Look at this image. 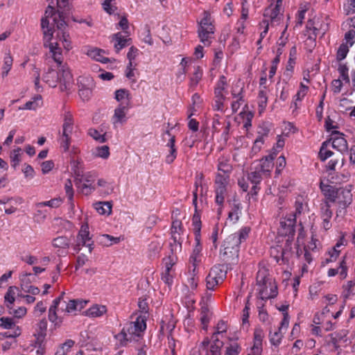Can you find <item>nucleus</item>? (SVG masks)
<instances>
[{"label": "nucleus", "instance_id": "nucleus-1", "mask_svg": "<svg viewBox=\"0 0 355 355\" xmlns=\"http://www.w3.org/2000/svg\"><path fill=\"white\" fill-rule=\"evenodd\" d=\"M147 317L145 315H139L135 321L126 324L121 332L114 336V338L119 343L117 345L123 347L128 342L137 341L142 338L146 329Z\"/></svg>", "mask_w": 355, "mask_h": 355}, {"label": "nucleus", "instance_id": "nucleus-2", "mask_svg": "<svg viewBox=\"0 0 355 355\" xmlns=\"http://www.w3.org/2000/svg\"><path fill=\"white\" fill-rule=\"evenodd\" d=\"M43 80L51 87H55L60 83V90L69 91L73 85L72 74L67 66L62 65L59 72L50 68L43 76Z\"/></svg>", "mask_w": 355, "mask_h": 355}, {"label": "nucleus", "instance_id": "nucleus-3", "mask_svg": "<svg viewBox=\"0 0 355 355\" xmlns=\"http://www.w3.org/2000/svg\"><path fill=\"white\" fill-rule=\"evenodd\" d=\"M273 159L272 155L261 159L253 171L248 174V180L253 184H259L263 178L269 177L273 168Z\"/></svg>", "mask_w": 355, "mask_h": 355}, {"label": "nucleus", "instance_id": "nucleus-4", "mask_svg": "<svg viewBox=\"0 0 355 355\" xmlns=\"http://www.w3.org/2000/svg\"><path fill=\"white\" fill-rule=\"evenodd\" d=\"M250 227H243L238 232L230 235L224 241V254L229 253L236 254L239 250L240 245L244 242L249 236Z\"/></svg>", "mask_w": 355, "mask_h": 355}, {"label": "nucleus", "instance_id": "nucleus-5", "mask_svg": "<svg viewBox=\"0 0 355 355\" xmlns=\"http://www.w3.org/2000/svg\"><path fill=\"white\" fill-rule=\"evenodd\" d=\"M198 33L200 42L205 46L211 44V40L214 33V27L211 21L210 14L207 11H204L203 18L198 24Z\"/></svg>", "mask_w": 355, "mask_h": 355}, {"label": "nucleus", "instance_id": "nucleus-6", "mask_svg": "<svg viewBox=\"0 0 355 355\" xmlns=\"http://www.w3.org/2000/svg\"><path fill=\"white\" fill-rule=\"evenodd\" d=\"M223 342L218 338L211 341L205 338L199 345L198 349H193L191 355H221Z\"/></svg>", "mask_w": 355, "mask_h": 355}, {"label": "nucleus", "instance_id": "nucleus-7", "mask_svg": "<svg viewBox=\"0 0 355 355\" xmlns=\"http://www.w3.org/2000/svg\"><path fill=\"white\" fill-rule=\"evenodd\" d=\"M96 177V174L92 172L82 175L78 173L75 177V184L82 193L86 196L89 195L96 189L94 184Z\"/></svg>", "mask_w": 355, "mask_h": 355}, {"label": "nucleus", "instance_id": "nucleus-8", "mask_svg": "<svg viewBox=\"0 0 355 355\" xmlns=\"http://www.w3.org/2000/svg\"><path fill=\"white\" fill-rule=\"evenodd\" d=\"M227 275V268L223 265L213 266L206 277V285L208 290H214L215 287L221 284Z\"/></svg>", "mask_w": 355, "mask_h": 355}, {"label": "nucleus", "instance_id": "nucleus-9", "mask_svg": "<svg viewBox=\"0 0 355 355\" xmlns=\"http://www.w3.org/2000/svg\"><path fill=\"white\" fill-rule=\"evenodd\" d=\"M93 245L94 243L89 231V226L87 223L83 224L77 235L74 250L76 252H79L81 247L85 246L88 248V252L91 253L93 250Z\"/></svg>", "mask_w": 355, "mask_h": 355}, {"label": "nucleus", "instance_id": "nucleus-10", "mask_svg": "<svg viewBox=\"0 0 355 355\" xmlns=\"http://www.w3.org/2000/svg\"><path fill=\"white\" fill-rule=\"evenodd\" d=\"M295 216H288L284 218L280 222L279 234L282 236H288L286 240V247L290 249V238H293L295 233Z\"/></svg>", "mask_w": 355, "mask_h": 355}, {"label": "nucleus", "instance_id": "nucleus-11", "mask_svg": "<svg viewBox=\"0 0 355 355\" xmlns=\"http://www.w3.org/2000/svg\"><path fill=\"white\" fill-rule=\"evenodd\" d=\"M283 0H276L275 6L272 3L265 10L264 17L268 19L271 25L279 24L283 19V14L281 12V7Z\"/></svg>", "mask_w": 355, "mask_h": 355}, {"label": "nucleus", "instance_id": "nucleus-12", "mask_svg": "<svg viewBox=\"0 0 355 355\" xmlns=\"http://www.w3.org/2000/svg\"><path fill=\"white\" fill-rule=\"evenodd\" d=\"M259 295L262 300L274 298L277 296V286L275 282H270L267 284L258 286Z\"/></svg>", "mask_w": 355, "mask_h": 355}, {"label": "nucleus", "instance_id": "nucleus-13", "mask_svg": "<svg viewBox=\"0 0 355 355\" xmlns=\"http://www.w3.org/2000/svg\"><path fill=\"white\" fill-rule=\"evenodd\" d=\"M329 141H331L332 147L341 153L347 150L348 144L343 133L338 131H333Z\"/></svg>", "mask_w": 355, "mask_h": 355}, {"label": "nucleus", "instance_id": "nucleus-14", "mask_svg": "<svg viewBox=\"0 0 355 355\" xmlns=\"http://www.w3.org/2000/svg\"><path fill=\"white\" fill-rule=\"evenodd\" d=\"M332 216L333 212L331 209L329 202L327 200L322 202L320 204V217L322 219V227L326 230L330 229L331 227L330 220Z\"/></svg>", "mask_w": 355, "mask_h": 355}, {"label": "nucleus", "instance_id": "nucleus-15", "mask_svg": "<svg viewBox=\"0 0 355 355\" xmlns=\"http://www.w3.org/2000/svg\"><path fill=\"white\" fill-rule=\"evenodd\" d=\"M336 200L340 207H345L349 205L352 200L351 191L347 188H339L337 189Z\"/></svg>", "mask_w": 355, "mask_h": 355}, {"label": "nucleus", "instance_id": "nucleus-16", "mask_svg": "<svg viewBox=\"0 0 355 355\" xmlns=\"http://www.w3.org/2000/svg\"><path fill=\"white\" fill-rule=\"evenodd\" d=\"M129 110V107L118 106L114 110V114L113 116V123L115 128L118 125L124 124L127 121L126 114Z\"/></svg>", "mask_w": 355, "mask_h": 355}, {"label": "nucleus", "instance_id": "nucleus-17", "mask_svg": "<svg viewBox=\"0 0 355 355\" xmlns=\"http://www.w3.org/2000/svg\"><path fill=\"white\" fill-rule=\"evenodd\" d=\"M114 98L119 103V106L130 107L131 95L127 89H119L114 92Z\"/></svg>", "mask_w": 355, "mask_h": 355}, {"label": "nucleus", "instance_id": "nucleus-18", "mask_svg": "<svg viewBox=\"0 0 355 355\" xmlns=\"http://www.w3.org/2000/svg\"><path fill=\"white\" fill-rule=\"evenodd\" d=\"M86 54L92 59L102 63H107L110 62V59L105 56V55H107L109 53L101 49L94 47L90 48L87 51Z\"/></svg>", "mask_w": 355, "mask_h": 355}, {"label": "nucleus", "instance_id": "nucleus-19", "mask_svg": "<svg viewBox=\"0 0 355 355\" xmlns=\"http://www.w3.org/2000/svg\"><path fill=\"white\" fill-rule=\"evenodd\" d=\"M166 134L170 137V139L166 145L168 148V153L166 156L165 161L167 164H171L177 157V149L175 147V137L171 136L168 130L166 132Z\"/></svg>", "mask_w": 355, "mask_h": 355}, {"label": "nucleus", "instance_id": "nucleus-20", "mask_svg": "<svg viewBox=\"0 0 355 355\" xmlns=\"http://www.w3.org/2000/svg\"><path fill=\"white\" fill-rule=\"evenodd\" d=\"M31 276V273H26L21 278V290L25 293H31L33 295H37L40 293V289L34 286H31L30 284L31 280L30 277Z\"/></svg>", "mask_w": 355, "mask_h": 355}, {"label": "nucleus", "instance_id": "nucleus-21", "mask_svg": "<svg viewBox=\"0 0 355 355\" xmlns=\"http://www.w3.org/2000/svg\"><path fill=\"white\" fill-rule=\"evenodd\" d=\"M114 40V51L119 53L120 51L131 44V38L123 36L121 33H115L113 35Z\"/></svg>", "mask_w": 355, "mask_h": 355}, {"label": "nucleus", "instance_id": "nucleus-22", "mask_svg": "<svg viewBox=\"0 0 355 355\" xmlns=\"http://www.w3.org/2000/svg\"><path fill=\"white\" fill-rule=\"evenodd\" d=\"M47 47L49 49L53 60L61 67V66H62V63L63 57L62 54V49L59 46V44L57 42H50L47 44Z\"/></svg>", "mask_w": 355, "mask_h": 355}, {"label": "nucleus", "instance_id": "nucleus-23", "mask_svg": "<svg viewBox=\"0 0 355 355\" xmlns=\"http://www.w3.org/2000/svg\"><path fill=\"white\" fill-rule=\"evenodd\" d=\"M214 188L216 193L215 202L217 205L220 206L218 209V213L220 214L225 198L227 195V187L214 186Z\"/></svg>", "mask_w": 355, "mask_h": 355}, {"label": "nucleus", "instance_id": "nucleus-24", "mask_svg": "<svg viewBox=\"0 0 355 355\" xmlns=\"http://www.w3.org/2000/svg\"><path fill=\"white\" fill-rule=\"evenodd\" d=\"M320 187L329 202H334L336 201L337 189L336 190L334 187L322 182L320 183Z\"/></svg>", "mask_w": 355, "mask_h": 355}, {"label": "nucleus", "instance_id": "nucleus-25", "mask_svg": "<svg viewBox=\"0 0 355 355\" xmlns=\"http://www.w3.org/2000/svg\"><path fill=\"white\" fill-rule=\"evenodd\" d=\"M42 105V98L40 94L35 95L31 101L26 102L23 107H19V110H35Z\"/></svg>", "mask_w": 355, "mask_h": 355}, {"label": "nucleus", "instance_id": "nucleus-26", "mask_svg": "<svg viewBox=\"0 0 355 355\" xmlns=\"http://www.w3.org/2000/svg\"><path fill=\"white\" fill-rule=\"evenodd\" d=\"M212 313L210 311L208 306L205 304H203L200 309V320L201 321V323L202 324V328L204 329H207V327L210 321V319L211 318Z\"/></svg>", "mask_w": 355, "mask_h": 355}, {"label": "nucleus", "instance_id": "nucleus-27", "mask_svg": "<svg viewBox=\"0 0 355 355\" xmlns=\"http://www.w3.org/2000/svg\"><path fill=\"white\" fill-rule=\"evenodd\" d=\"M18 290V288L15 286H10L4 296L5 303L9 310L12 309V305L15 300V291Z\"/></svg>", "mask_w": 355, "mask_h": 355}, {"label": "nucleus", "instance_id": "nucleus-28", "mask_svg": "<svg viewBox=\"0 0 355 355\" xmlns=\"http://www.w3.org/2000/svg\"><path fill=\"white\" fill-rule=\"evenodd\" d=\"M94 207L101 215L109 216L111 214V202L109 201L96 202Z\"/></svg>", "mask_w": 355, "mask_h": 355}, {"label": "nucleus", "instance_id": "nucleus-29", "mask_svg": "<svg viewBox=\"0 0 355 355\" xmlns=\"http://www.w3.org/2000/svg\"><path fill=\"white\" fill-rule=\"evenodd\" d=\"M240 210L241 204L234 201L232 210L229 212L227 220L233 224L236 223L239 219Z\"/></svg>", "mask_w": 355, "mask_h": 355}, {"label": "nucleus", "instance_id": "nucleus-30", "mask_svg": "<svg viewBox=\"0 0 355 355\" xmlns=\"http://www.w3.org/2000/svg\"><path fill=\"white\" fill-rule=\"evenodd\" d=\"M338 273H339L343 279L347 277V266L344 259L340 263V266L338 268H330L328 270L329 277H334Z\"/></svg>", "mask_w": 355, "mask_h": 355}, {"label": "nucleus", "instance_id": "nucleus-31", "mask_svg": "<svg viewBox=\"0 0 355 355\" xmlns=\"http://www.w3.org/2000/svg\"><path fill=\"white\" fill-rule=\"evenodd\" d=\"M71 243V240L67 236H58L52 241V245L54 248L67 249Z\"/></svg>", "mask_w": 355, "mask_h": 355}, {"label": "nucleus", "instance_id": "nucleus-32", "mask_svg": "<svg viewBox=\"0 0 355 355\" xmlns=\"http://www.w3.org/2000/svg\"><path fill=\"white\" fill-rule=\"evenodd\" d=\"M107 309L103 305H95L89 308L85 311V315L89 317H99L105 313Z\"/></svg>", "mask_w": 355, "mask_h": 355}, {"label": "nucleus", "instance_id": "nucleus-33", "mask_svg": "<svg viewBox=\"0 0 355 355\" xmlns=\"http://www.w3.org/2000/svg\"><path fill=\"white\" fill-rule=\"evenodd\" d=\"M217 168L218 173H220L230 174L232 171V166L230 165L229 160L223 157L218 159Z\"/></svg>", "mask_w": 355, "mask_h": 355}, {"label": "nucleus", "instance_id": "nucleus-34", "mask_svg": "<svg viewBox=\"0 0 355 355\" xmlns=\"http://www.w3.org/2000/svg\"><path fill=\"white\" fill-rule=\"evenodd\" d=\"M354 288L355 281H348L346 284L343 285L342 296L345 300L355 295Z\"/></svg>", "mask_w": 355, "mask_h": 355}, {"label": "nucleus", "instance_id": "nucleus-35", "mask_svg": "<svg viewBox=\"0 0 355 355\" xmlns=\"http://www.w3.org/2000/svg\"><path fill=\"white\" fill-rule=\"evenodd\" d=\"M268 277V270L264 267L259 268L257 275V286L263 285L271 282Z\"/></svg>", "mask_w": 355, "mask_h": 355}, {"label": "nucleus", "instance_id": "nucleus-36", "mask_svg": "<svg viewBox=\"0 0 355 355\" xmlns=\"http://www.w3.org/2000/svg\"><path fill=\"white\" fill-rule=\"evenodd\" d=\"M268 103V96H267V89H259V94H258V105L259 109V112H262Z\"/></svg>", "mask_w": 355, "mask_h": 355}, {"label": "nucleus", "instance_id": "nucleus-37", "mask_svg": "<svg viewBox=\"0 0 355 355\" xmlns=\"http://www.w3.org/2000/svg\"><path fill=\"white\" fill-rule=\"evenodd\" d=\"M74 343L75 342L71 339L67 340L64 343L58 347L55 355H67Z\"/></svg>", "mask_w": 355, "mask_h": 355}, {"label": "nucleus", "instance_id": "nucleus-38", "mask_svg": "<svg viewBox=\"0 0 355 355\" xmlns=\"http://www.w3.org/2000/svg\"><path fill=\"white\" fill-rule=\"evenodd\" d=\"M21 149L18 147L13 150L11 151L10 158L11 166L13 168H16L21 162Z\"/></svg>", "mask_w": 355, "mask_h": 355}, {"label": "nucleus", "instance_id": "nucleus-39", "mask_svg": "<svg viewBox=\"0 0 355 355\" xmlns=\"http://www.w3.org/2000/svg\"><path fill=\"white\" fill-rule=\"evenodd\" d=\"M284 333L279 329L274 332L270 331L269 338L270 343L274 346H279L283 338Z\"/></svg>", "mask_w": 355, "mask_h": 355}, {"label": "nucleus", "instance_id": "nucleus-40", "mask_svg": "<svg viewBox=\"0 0 355 355\" xmlns=\"http://www.w3.org/2000/svg\"><path fill=\"white\" fill-rule=\"evenodd\" d=\"M57 12H58V17L54 16L53 21L55 24L58 30H60L64 32L66 27L67 26V24L66 21H64L62 12H61V11H60V10H58L57 11Z\"/></svg>", "mask_w": 355, "mask_h": 355}, {"label": "nucleus", "instance_id": "nucleus-41", "mask_svg": "<svg viewBox=\"0 0 355 355\" xmlns=\"http://www.w3.org/2000/svg\"><path fill=\"white\" fill-rule=\"evenodd\" d=\"M202 76V70L200 67H196L195 71L190 78V87H195L197 86Z\"/></svg>", "mask_w": 355, "mask_h": 355}, {"label": "nucleus", "instance_id": "nucleus-42", "mask_svg": "<svg viewBox=\"0 0 355 355\" xmlns=\"http://www.w3.org/2000/svg\"><path fill=\"white\" fill-rule=\"evenodd\" d=\"M62 202V200L61 198H57L51 199L49 201L37 202L35 204V207L37 208H41L42 207L48 206V207H50L52 208H56V207H58L61 205Z\"/></svg>", "mask_w": 355, "mask_h": 355}, {"label": "nucleus", "instance_id": "nucleus-43", "mask_svg": "<svg viewBox=\"0 0 355 355\" xmlns=\"http://www.w3.org/2000/svg\"><path fill=\"white\" fill-rule=\"evenodd\" d=\"M330 144V141H326L322 143V146L320 148L319 155L322 161L326 160L327 158L330 157L333 153L327 149V146Z\"/></svg>", "mask_w": 355, "mask_h": 355}, {"label": "nucleus", "instance_id": "nucleus-44", "mask_svg": "<svg viewBox=\"0 0 355 355\" xmlns=\"http://www.w3.org/2000/svg\"><path fill=\"white\" fill-rule=\"evenodd\" d=\"M93 154L96 157H101L103 159L108 158L110 155V148L108 146H103L96 148Z\"/></svg>", "mask_w": 355, "mask_h": 355}, {"label": "nucleus", "instance_id": "nucleus-45", "mask_svg": "<svg viewBox=\"0 0 355 355\" xmlns=\"http://www.w3.org/2000/svg\"><path fill=\"white\" fill-rule=\"evenodd\" d=\"M230 174L218 173L216 176L214 186L227 187L229 182Z\"/></svg>", "mask_w": 355, "mask_h": 355}, {"label": "nucleus", "instance_id": "nucleus-46", "mask_svg": "<svg viewBox=\"0 0 355 355\" xmlns=\"http://www.w3.org/2000/svg\"><path fill=\"white\" fill-rule=\"evenodd\" d=\"M62 128L73 131V119L72 114L69 112H65L64 114Z\"/></svg>", "mask_w": 355, "mask_h": 355}, {"label": "nucleus", "instance_id": "nucleus-47", "mask_svg": "<svg viewBox=\"0 0 355 355\" xmlns=\"http://www.w3.org/2000/svg\"><path fill=\"white\" fill-rule=\"evenodd\" d=\"M182 223L180 220H175L172 223L171 234L174 241L178 239L181 232Z\"/></svg>", "mask_w": 355, "mask_h": 355}, {"label": "nucleus", "instance_id": "nucleus-48", "mask_svg": "<svg viewBox=\"0 0 355 355\" xmlns=\"http://www.w3.org/2000/svg\"><path fill=\"white\" fill-rule=\"evenodd\" d=\"M0 327L6 329H15L17 326L15 325L12 319L10 318L2 317L0 318Z\"/></svg>", "mask_w": 355, "mask_h": 355}, {"label": "nucleus", "instance_id": "nucleus-49", "mask_svg": "<svg viewBox=\"0 0 355 355\" xmlns=\"http://www.w3.org/2000/svg\"><path fill=\"white\" fill-rule=\"evenodd\" d=\"M349 46L347 44H341L338 47L336 54V58L338 60H342L345 59L349 52Z\"/></svg>", "mask_w": 355, "mask_h": 355}, {"label": "nucleus", "instance_id": "nucleus-50", "mask_svg": "<svg viewBox=\"0 0 355 355\" xmlns=\"http://www.w3.org/2000/svg\"><path fill=\"white\" fill-rule=\"evenodd\" d=\"M79 89L94 88V81L91 78H80L78 80Z\"/></svg>", "mask_w": 355, "mask_h": 355}, {"label": "nucleus", "instance_id": "nucleus-51", "mask_svg": "<svg viewBox=\"0 0 355 355\" xmlns=\"http://www.w3.org/2000/svg\"><path fill=\"white\" fill-rule=\"evenodd\" d=\"M225 78L222 76L217 84L214 92L216 98L224 97L223 95V92L224 91L225 86Z\"/></svg>", "mask_w": 355, "mask_h": 355}, {"label": "nucleus", "instance_id": "nucleus-52", "mask_svg": "<svg viewBox=\"0 0 355 355\" xmlns=\"http://www.w3.org/2000/svg\"><path fill=\"white\" fill-rule=\"evenodd\" d=\"M241 347L238 343H234L226 347L225 355H239Z\"/></svg>", "mask_w": 355, "mask_h": 355}, {"label": "nucleus", "instance_id": "nucleus-53", "mask_svg": "<svg viewBox=\"0 0 355 355\" xmlns=\"http://www.w3.org/2000/svg\"><path fill=\"white\" fill-rule=\"evenodd\" d=\"M46 218V211L41 210L40 208H37V211L33 215V219L37 223H42Z\"/></svg>", "mask_w": 355, "mask_h": 355}, {"label": "nucleus", "instance_id": "nucleus-54", "mask_svg": "<svg viewBox=\"0 0 355 355\" xmlns=\"http://www.w3.org/2000/svg\"><path fill=\"white\" fill-rule=\"evenodd\" d=\"M88 135L90 137H92L94 139H95L96 141H97L100 143H103L106 140L105 137V134L101 135L98 132V130H96V129H94V128L89 129Z\"/></svg>", "mask_w": 355, "mask_h": 355}, {"label": "nucleus", "instance_id": "nucleus-55", "mask_svg": "<svg viewBox=\"0 0 355 355\" xmlns=\"http://www.w3.org/2000/svg\"><path fill=\"white\" fill-rule=\"evenodd\" d=\"M243 87L240 81L236 82L232 88V95L233 98L239 97L243 96Z\"/></svg>", "mask_w": 355, "mask_h": 355}, {"label": "nucleus", "instance_id": "nucleus-56", "mask_svg": "<svg viewBox=\"0 0 355 355\" xmlns=\"http://www.w3.org/2000/svg\"><path fill=\"white\" fill-rule=\"evenodd\" d=\"M135 70V68L132 66V63H128L126 67L125 76L133 83L137 81Z\"/></svg>", "mask_w": 355, "mask_h": 355}, {"label": "nucleus", "instance_id": "nucleus-57", "mask_svg": "<svg viewBox=\"0 0 355 355\" xmlns=\"http://www.w3.org/2000/svg\"><path fill=\"white\" fill-rule=\"evenodd\" d=\"M338 70L340 73V78L345 80L346 83H349L347 67L345 64H340L338 66Z\"/></svg>", "mask_w": 355, "mask_h": 355}, {"label": "nucleus", "instance_id": "nucleus-58", "mask_svg": "<svg viewBox=\"0 0 355 355\" xmlns=\"http://www.w3.org/2000/svg\"><path fill=\"white\" fill-rule=\"evenodd\" d=\"M64 189L66 194L68 197L69 200L72 202L73 198V190L71 180L68 179L67 180L64 184Z\"/></svg>", "mask_w": 355, "mask_h": 355}, {"label": "nucleus", "instance_id": "nucleus-59", "mask_svg": "<svg viewBox=\"0 0 355 355\" xmlns=\"http://www.w3.org/2000/svg\"><path fill=\"white\" fill-rule=\"evenodd\" d=\"M227 331V324L225 321L220 320L218 322L216 326V331L213 334L211 339H215L218 338L217 336L218 334H221L223 333L226 332Z\"/></svg>", "mask_w": 355, "mask_h": 355}, {"label": "nucleus", "instance_id": "nucleus-60", "mask_svg": "<svg viewBox=\"0 0 355 355\" xmlns=\"http://www.w3.org/2000/svg\"><path fill=\"white\" fill-rule=\"evenodd\" d=\"M264 143L263 137L261 136H258L255 139L253 146L252 148V152L254 154H257L262 148V146Z\"/></svg>", "mask_w": 355, "mask_h": 355}, {"label": "nucleus", "instance_id": "nucleus-61", "mask_svg": "<svg viewBox=\"0 0 355 355\" xmlns=\"http://www.w3.org/2000/svg\"><path fill=\"white\" fill-rule=\"evenodd\" d=\"M142 35H143V41L145 43H146L149 45H152L153 44V39H152L151 35H150V27L148 25L145 26Z\"/></svg>", "mask_w": 355, "mask_h": 355}, {"label": "nucleus", "instance_id": "nucleus-62", "mask_svg": "<svg viewBox=\"0 0 355 355\" xmlns=\"http://www.w3.org/2000/svg\"><path fill=\"white\" fill-rule=\"evenodd\" d=\"M116 26L117 29H121L125 33H127V30L129 28V24L125 15H123L120 18Z\"/></svg>", "mask_w": 355, "mask_h": 355}, {"label": "nucleus", "instance_id": "nucleus-63", "mask_svg": "<svg viewBox=\"0 0 355 355\" xmlns=\"http://www.w3.org/2000/svg\"><path fill=\"white\" fill-rule=\"evenodd\" d=\"M42 31H43L44 38V46L45 47H47V44L51 42V40L53 37V31L49 26Z\"/></svg>", "mask_w": 355, "mask_h": 355}, {"label": "nucleus", "instance_id": "nucleus-64", "mask_svg": "<svg viewBox=\"0 0 355 355\" xmlns=\"http://www.w3.org/2000/svg\"><path fill=\"white\" fill-rule=\"evenodd\" d=\"M345 40H346V44H349V46H352V45L355 42V31L349 30L345 34Z\"/></svg>", "mask_w": 355, "mask_h": 355}]
</instances>
